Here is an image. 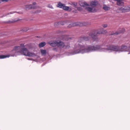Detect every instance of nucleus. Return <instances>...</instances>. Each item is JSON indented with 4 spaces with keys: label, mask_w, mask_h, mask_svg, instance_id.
<instances>
[{
    "label": "nucleus",
    "mask_w": 130,
    "mask_h": 130,
    "mask_svg": "<svg viewBox=\"0 0 130 130\" xmlns=\"http://www.w3.org/2000/svg\"><path fill=\"white\" fill-rule=\"evenodd\" d=\"M65 4L61 3L60 2H59L58 4L57 7L60 8H63Z\"/></svg>",
    "instance_id": "ddd939ff"
},
{
    "label": "nucleus",
    "mask_w": 130,
    "mask_h": 130,
    "mask_svg": "<svg viewBox=\"0 0 130 130\" xmlns=\"http://www.w3.org/2000/svg\"><path fill=\"white\" fill-rule=\"evenodd\" d=\"M117 1V4L119 6H122L124 4L123 0H114Z\"/></svg>",
    "instance_id": "f8f14e48"
},
{
    "label": "nucleus",
    "mask_w": 130,
    "mask_h": 130,
    "mask_svg": "<svg viewBox=\"0 0 130 130\" xmlns=\"http://www.w3.org/2000/svg\"><path fill=\"white\" fill-rule=\"evenodd\" d=\"M70 46L69 45H67L66 46V48H69V47H70Z\"/></svg>",
    "instance_id": "7c9ffc66"
},
{
    "label": "nucleus",
    "mask_w": 130,
    "mask_h": 130,
    "mask_svg": "<svg viewBox=\"0 0 130 130\" xmlns=\"http://www.w3.org/2000/svg\"><path fill=\"white\" fill-rule=\"evenodd\" d=\"M125 31V29L124 28H122L121 29V30H119V31H120L119 32H116L115 33H112L110 35H118L119 34H120V33H123Z\"/></svg>",
    "instance_id": "9b49d317"
},
{
    "label": "nucleus",
    "mask_w": 130,
    "mask_h": 130,
    "mask_svg": "<svg viewBox=\"0 0 130 130\" xmlns=\"http://www.w3.org/2000/svg\"><path fill=\"white\" fill-rule=\"evenodd\" d=\"M9 0H1L3 2H7Z\"/></svg>",
    "instance_id": "c756f323"
},
{
    "label": "nucleus",
    "mask_w": 130,
    "mask_h": 130,
    "mask_svg": "<svg viewBox=\"0 0 130 130\" xmlns=\"http://www.w3.org/2000/svg\"><path fill=\"white\" fill-rule=\"evenodd\" d=\"M77 10L79 11H81L82 10V8L81 7H78L77 8Z\"/></svg>",
    "instance_id": "a878e982"
},
{
    "label": "nucleus",
    "mask_w": 130,
    "mask_h": 130,
    "mask_svg": "<svg viewBox=\"0 0 130 130\" xmlns=\"http://www.w3.org/2000/svg\"><path fill=\"white\" fill-rule=\"evenodd\" d=\"M41 12V10H38V11H36L35 12V13H39L40 12Z\"/></svg>",
    "instance_id": "c85d7f7f"
},
{
    "label": "nucleus",
    "mask_w": 130,
    "mask_h": 130,
    "mask_svg": "<svg viewBox=\"0 0 130 130\" xmlns=\"http://www.w3.org/2000/svg\"><path fill=\"white\" fill-rule=\"evenodd\" d=\"M48 7L51 8H53L52 6L50 5H48Z\"/></svg>",
    "instance_id": "bb28decb"
},
{
    "label": "nucleus",
    "mask_w": 130,
    "mask_h": 130,
    "mask_svg": "<svg viewBox=\"0 0 130 130\" xmlns=\"http://www.w3.org/2000/svg\"><path fill=\"white\" fill-rule=\"evenodd\" d=\"M69 7L65 6V5H64V6L63 8L64 10H68L69 9Z\"/></svg>",
    "instance_id": "412c9836"
},
{
    "label": "nucleus",
    "mask_w": 130,
    "mask_h": 130,
    "mask_svg": "<svg viewBox=\"0 0 130 130\" xmlns=\"http://www.w3.org/2000/svg\"><path fill=\"white\" fill-rule=\"evenodd\" d=\"M28 29L27 27H25L22 28L21 29V31L23 32H25L27 31Z\"/></svg>",
    "instance_id": "6ab92c4d"
},
{
    "label": "nucleus",
    "mask_w": 130,
    "mask_h": 130,
    "mask_svg": "<svg viewBox=\"0 0 130 130\" xmlns=\"http://www.w3.org/2000/svg\"><path fill=\"white\" fill-rule=\"evenodd\" d=\"M46 44V43L45 42H43L39 44V45L40 47H41L44 46Z\"/></svg>",
    "instance_id": "a211bd4d"
},
{
    "label": "nucleus",
    "mask_w": 130,
    "mask_h": 130,
    "mask_svg": "<svg viewBox=\"0 0 130 130\" xmlns=\"http://www.w3.org/2000/svg\"><path fill=\"white\" fill-rule=\"evenodd\" d=\"M101 29V31L102 34H105L107 32V31L106 30L103 29Z\"/></svg>",
    "instance_id": "aec40b11"
},
{
    "label": "nucleus",
    "mask_w": 130,
    "mask_h": 130,
    "mask_svg": "<svg viewBox=\"0 0 130 130\" xmlns=\"http://www.w3.org/2000/svg\"><path fill=\"white\" fill-rule=\"evenodd\" d=\"M97 34H102V33L101 31H99L97 33Z\"/></svg>",
    "instance_id": "cd10ccee"
},
{
    "label": "nucleus",
    "mask_w": 130,
    "mask_h": 130,
    "mask_svg": "<svg viewBox=\"0 0 130 130\" xmlns=\"http://www.w3.org/2000/svg\"><path fill=\"white\" fill-rule=\"evenodd\" d=\"M23 47H24V44H21L20 46H15L13 48V51H14L16 53L21 54V51Z\"/></svg>",
    "instance_id": "39448f33"
},
{
    "label": "nucleus",
    "mask_w": 130,
    "mask_h": 130,
    "mask_svg": "<svg viewBox=\"0 0 130 130\" xmlns=\"http://www.w3.org/2000/svg\"><path fill=\"white\" fill-rule=\"evenodd\" d=\"M25 8L26 9H27L28 8H35V7L34 6H32L31 5H27L25 6Z\"/></svg>",
    "instance_id": "dca6fc26"
},
{
    "label": "nucleus",
    "mask_w": 130,
    "mask_h": 130,
    "mask_svg": "<svg viewBox=\"0 0 130 130\" xmlns=\"http://www.w3.org/2000/svg\"><path fill=\"white\" fill-rule=\"evenodd\" d=\"M98 2L96 0L91 2L90 3V6L86 7L85 9L89 12L94 13L97 12L98 9L96 7V6L98 4Z\"/></svg>",
    "instance_id": "7ed1b4c3"
},
{
    "label": "nucleus",
    "mask_w": 130,
    "mask_h": 130,
    "mask_svg": "<svg viewBox=\"0 0 130 130\" xmlns=\"http://www.w3.org/2000/svg\"><path fill=\"white\" fill-rule=\"evenodd\" d=\"M129 50H130V46H129Z\"/></svg>",
    "instance_id": "72a5a7b5"
},
{
    "label": "nucleus",
    "mask_w": 130,
    "mask_h": 130,
    "mask_svg": "<svg viewBox=\"0 0 130 130\" xmlns=\"http://www.w3.org/2000/svg\"><path fill=\"white\" fill-rule=\"evenodd\" d=\"M89 35L92 38V40L94 41H98V38L96 34H94L91 32L89 34Z\"/></svg>",
    "instance_id": "0eeeda50"
},
{
    "label": "nucleus",
    "mask_w": 130,
    "mask_h": 130,
    "mask_svg": "<svg viewBox=\"0 0 130 130\" xmlns=\"http://www.w3.org/2000/svg\"><path fill=\"white\" fill-rule=\"evenodd\" d=\"M86 23H75L71 24L69 26L71 25L73 26H74L77 25H79L80 26H86Z\"/></svg>",
    "instance_id": "6e6552de"
},
{
    "label": "nucleus",
    "mask_w": 130,
    "mask_h": 130,
    "mask_svg": "<svg viewBox=\"0 0 130 130\" xmlns=\"http://www.w3.org/2000/svg\"><path fill=\"white\" fill-rule=\"evenodd\" d=\"M102 26L104 28H106L107 26V24H104L102 25Z\"/></svg>",
    "instance_id": "5701e85b"
},
{
    "label": "nucleus",
    "mask_w": 130,
    "mask_h": 130,
    "mask_svg": "<svg viewBox=\"0 0 130 130\" xmlns=\"http://www.w3.org/2000/svg\"><path fill=\"white\" fill-rule=\"evenodd\" d=\"M89 39V37H84L79 38L78 42L75 45V47L76 50L74 52L73 54L87 53L101 50V46L100 45L87 46L86 45H84V44L85 43V41H88Z\"/></svg>",
    "instance_id": "f257e3e1"
},
{
    "label": "nucleus",
    "mask_w": 130,
    "mask_h": 130,
    "mask_svg": "<svg viewBox=\"0 0 130 130\" xmlns=\"http://www.w3.org/2000/svg\"><path fill=\"white\" fill-rule=\"evenodd\" d=\"M49 44L52 46H57V41H55L52 43L49 42Z\"/></svg>",
    "instance_id": "4468645a"
},
{
    "label": "nucleus",
    "mask_w": 130,
    "mask_h": 130,
    "mask_svg": "<svg viewBox=\"0 0 130 130\" xmlns=\"http://www.w3.org/2000/svg\"><path fill=\"white\" fill-rule=\"evenodd\" d=\"M36 3L35 2H34L33 3V5H36Z\"/></svg>",
    "instance_id": "473e14b6"
},
{
    "label": "nucleus",
    "mask_w": 130,
    "mask_h": 130,
    "mask_svg": "<svg viewBox=\"0 0 130 130\" xmlns=\"http://www.w3.org/2000/svg\"><path fill=\"white\" fill-rule=\"evenodd\" d=\"M103 8L104 10L106 11L109 10L110 9V8L109 7L105 5H104L103 6Z\"/></svg>",
    "instance_id": "2eb2a0df"
},
{
    "label": "nucleus",
    "mask_w": 130,
    "mask_h": 130,
    "mask_svg": "<svg viewBox=\"0 0 130 130\" xmlns=\"http://www.w3.org/2000/svg\"><path fill=\"white\" fill-rule=\"evenodd\" d=\"M53 50L54 51H56V48H53Z\"/></svg>",
    "instance_id": "2f4dec72"
},
{
    "label": "nucleus",
    "mask_w": 130,
    "mask_h": 130,
    "mask_svg": "<svg viewBox=\"0 0 130 130\" xmlns=\"http://www.w3.org/2000/svg\"><path fill=\"white\" fill-rule=\"evenodd\" d=\"M57 46L60 48H62L64 46V43L62 41L57 42Z\"/></svg>",
    "instance_id": "9d476101"
},
{
    "label": "nucleus",
    "mask_w": 130,
    "mask_h": 130,
    "mask_svg": "<svg viewBox=\"0 0 130 130\" xmlns=\"http://www.w3.org/2000/svg\"><path fill=\"white\" fill-rule=\"evenodd\" d=\"M41 52L42 55H45L46 54V50L41 49Z\"/></svg>",
    "instance_id": "f3484780"
},
{
    "label": "nucleus",
    "mask_w": 130,
    "mask_h": 130,
    "mask_svg": "<svg viewBox=\"0 0 130 130\" xmlns=\"http://www.w3.org/2000/svg\"><path fill=\"white\" fill-rule=\"evenodd\" d=\"M104 45L107 47L105 49L108 50L122 52L126 51L129 50V47L124 45H122L121 46L113 45H107L105 44Z\"/></svg>",
    "instance_id": "f03ea898"
},
{
    "label": "nucleus",
    "mask_w": 130,
    "mask_h": 130,
    "mask_svg": "<svg viewBox=\"0 0 130 130\" xmlns=\"http://www.w3.org/2000/svg\"><path fill=\"white\" fill-rule=\"evenodd\" d=\"M72 4L75 6H76L77 5V3L76 2H73L72 3Z\"/></svg>",
    "instance_id": "393cba45"
},
{
    "label": "nucleus",
    "mask_w": 130,
    "mask_h": 130,
    "mask_svg": "<svg viewBox=\"0 0 130 130\" xmlns=\"http://www.w3.org/2000/svg\"><path fill=\"white\" fill-rule=\"evenodd\" d=\"M79 5L82 7H85L86 6H89V5L87 4L86 2L83 1H80L79 2Z\"/></svg>",
    "instance_id": "1a4fd4ad"
},
{
    "label": "nucleus",
    "mask_w": 130,
    "mask_h": 130,
    "mask_svg": "<svg viewBox=\"0 0 130 130\" xmlns=\"http://www.w3.org/2000/svg\"><path fill=\"white\" fill-rule=\"evenodd\" d=\"M7 56L5 55H0V59H3L6 58Z\"/></svg>",
    "instance_id": "4be33fe9"
},
{
    "label": "nucleus",
    "mask_w": 130,
    "mask_h": 130,
    "mask_svg": "<svg viewBox=\"0 0 130 130\" xmlns=\"http://www.w3.org/2000/svg\"><path fill=\"white\" fill-rule=\"evenodd\" d=\"M59 24V22H57L55 23L54 24V25L55 26H56L58 25Z\"/></svg>",
    "instance_id": "b1692460"
},
{
    "label": "nucleus",
    "mask_w": 130,
    "mask_h": 130,
    "mask_svg": "<svg viewBox=\"0 0 130 130\" xmlns=\"http://www.w3.org/2000/svg\"><path fill=\"white\" fill-rule=\"evenodd\" d=\"M24 47H23L21 54L29 57H32L35 56V54L29 51L27 48Z\"/></svg>",
    "instance_id": "20e7f679"
},
{
    "label": "nucleus",
    "mask_w": 130,
    "mask_h": 130,
    "mask_svg": "<svg viewBox=\"0 0 130 130\" xmlns=\"http://www.w3.org/2000/svg\"><path fill=\"white\" fill-rule=\"evenodd\" d=\"M119 10L122 12H127L130 11V7L128 6H125L119 8Z\"/></svg>",
    "instance_id": "423d86ee"
}]
</instances>
